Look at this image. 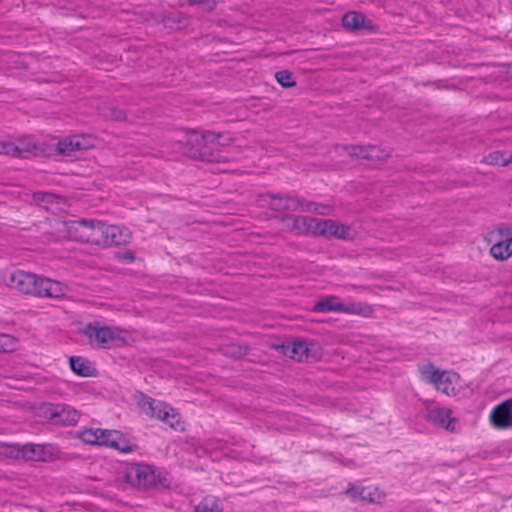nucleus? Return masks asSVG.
Returning <instances> with one entry per match:
<instances>
[{"instance_id": "1", "label": "nucleus", "mask_w": 512, "mask_h": 512, "mask_svg": "<svg viewBox=\"0 0 512 512\" xmlns=\"http://www.w3.org/2000/svg\"><path fill=\"white\" fill-rule=\"evenodd\" d=\"M9 285L22 293L39 297L58 298L65 293V286L61 282L41 278L22 270L15 271L10 275Z\"/></svg>"}, {"instance_id": "2", "label": "nucleus", "mask_w": 512, "mask_h": 512, "mask_svg": "<svg viewBox=\"0 0 512 512\" xmlns=\"http://www.w3.org/2000/svg\"><path fill=\"white\" fill-rule=\"evenodd\" d=\"M88 344L102 349L129 344L134 341L132 332L118 327L102 325L100 322L88 323L81 329Z\"/></svg>"}, {"instance_id": "3", "label": "nucleus", "mask_w": 512, "mask_h": 512, "mask_svg": "<svg viewBox=\"0 0 512 512\" xmlns=\"http://www.w3.org/2000/svg\"><path fill=\"white\" fill-rule=\"evenodd\" d=\"M418 370L422 381L447 396L459 395L464 387L460 376L452 370H441L430 362L419 365Z\"/></svg>"}, {"instance_id": "4", "label": "nucleus", "mask_w": 512, "mask_h": 512, "mask_svg": "<svg viewBox=\"0 0 512 512\" xmlns=\"http://www.w3.org/2000/svg\"><path fill=\"white\" fill-rule=\"evenodd\" d=\"M292 229L299 234L307 233L326 237L345 238L349 235V229L345 225L338 224L331 219H318L306 216L294 218Z\"/></svg>"}, {"instance_id": "5", "label": "nucleus", "mask_w": 512, "mask_h": 512, "mask_svg": "<svg viewBox=\"0 0 512 512\" xmlns=\"http://www.w3.org/2000/svg\"><path fill=\"white\" fill-rule=\"evenodd\" d=\"M77 436L87 444L106 446L123 453L131 452L134 447L132 442L117 430L87 428L79 431Z\"/></svg>"}, {"instance_id": "6", "label": "nucleus", "mask_w": 512, "mask_h": 512, "mask_svg": "<svg viewBox=\"0 0 512 512\" xmlns=\"http://www.w3.org/2000/svg\"><path fill=\"white\" fill-rule=\"evenodd\" d=\"M138 406L146 415L166 422L173 429H183L179 414L166 403L141 395L138 399Z\"/></svg>"}, {"instance_id": "7", "label": "nucleus", "mask_w": 512, "mask_h": 512, "mask_svg": "<svg viewBox=\"0 0 512 512\" xmlns=\"http://www.w3.org/2000/svg\"><path fill=\"white\" fill-rule=\"evenodd\" d=\"M345 494L353 501H363L371 504H382L386 499L385 492L373 485L354 484L347 488Z\"/></svg>"}, {"instance_id": "8", "label": "nucleus", "mask_w": 512, "mask_h": 512, "mask_svg": "<svg viewBox=\"0 0 512 512\" xmlns=\"http://www.w3.org/2000/svg\"><path fill=\"white\" fill-rule=\"evenodd\" d=\"M44 414L54 424L62 425H74L80 418L77 410L64 404L47 405L44 407Z\"/></svg>"}, {"instance_id": "9", "label": "nucleus", "mask_w": 512, "mask_h": 512, "mask_svg": "<svg viewBox=\"0 0 512 512\" xmlns=\"http://www.w3.org/2000/svg\"><path fill=\"white\" fill-rule=\"evenodd\" d=\"M489 423L497 430L512 429V398L492 408L489 413Z\"/></svg>"}, {"instance_id": "10", "label": "nucleus", "mask_w": 512, "mask_h": 512, "mask_svg": "<svg viewBox=\"0 0 512 512\" xmlns=\"http://www.w3.org/2000/svg\"><path fill=\"white\" fill-rule=\"evenodd\" d=\"M96 139L91 135H74L65 137L58 142V150L61 154L72 155L81 150L95 147Z\"/></svg>"}, {"instance_id": "11", "label": "nucleus", "mask_w": 512, "mask_h": 512, "mask_svg": "<svg viewBox=\"0 0 512 512\" xmlns=\"http://www.w3.org/2000/svg\"><path fill=\"white\" fill-rule=\"evenodd\" d=\"M128 480L138 487H150L157 483L155 469L146 464L132 466L127 473Z\"/></svg>"}, {"instance_id": "12", "label": "nucleus", "mask_w": 512, "mask_h": 512, "mask_svg": "<svg viewBox=\"0 0 512 512\" xmlns=\"http://www.w3.org/2000/svg\"><path fill=\"white\" fill-rule=\"evenodd\" d=\"M427 418L433 424L450 432H455L459 429V422L453 416L451 409L446 407H431L428 410Z\"/></svg>"}, {"instance_id": "13", "label": "nucleus", "mask_w": 512, "mask_h": 512, "mask_svg": "<svg viewBox=\"0 0 512 512\" xmlns=\"http://www.w3.org/2000/svg\"><path fill=\"white\" fill-rule=\"evenodd\" d=\"M68 237L76 240L91 243L96 240L94 237L95 221L80 220L72 221L65 224Z\"/></svg>"}, {"instance_id": "14", "label": "nucleus", "mask_w": 512, "mask_h": 512, "mask_svg": "<svg viewBox=\"0 0 512 512\" xmlns=\"http://www.w3.org/2000/svg\"><path fill=\"white\" fill-rule=\"evenodd\" d=\"M313 311L318 313L327 312H345L350 314L360 313V309L355 304H345L336 296H327L317 301Z\"/></svg>"}, {"instance_id": "15", "label": "nucleus", "mask_w": 512, "mask_h": 512, "mask_svg": "<svg viewBox=\"0 0 512 512\" xmlns=\"http://www.w3.org/2000/svg\"><path fill=\"white\" fill-rule=\"evenodd\" d=\"M279 201H284V207L288 210H302L314 212L320 215H328L330 214L332 208L328 205H322L318 203L308 202L306 200L294 198V197H285L279 198Z\"/></svg>"}, {"instance_id": "16", "label": "nucleus", "mask_w": 512, "mask_h": 512, "mask_svg": "<svg viewBox=\"0 0 512 512\" xmlns=\"http://www.w3.org/2000/svg\"><path fill=\"white\" fill-rule=\"evenodd\" d=\"M343 150L351 157L370 161H382L388 157V153L377 146H346Z\"/></svg>"}, {"instance_id": "17", "label": "nucleus", "mask_w": 512, "mask_h": 512, "mask_svg": "<svg viewBox=\"0 0 512 512\" xmlns=\"http://www.w3.org/2000/svg\"><path fill=\"white\" fill-rule=\"evenodd\" d=\"M23 456L33 461H49L56 455L52 445L29 444L23 447Z\"/></svg>"}, {"instance_id": "18", "label": "nucleus", "mask_w": 512, "mask_h": 512, "mask_svg": "<svg viewBox=\"0 0 512 512\" xmlns=\"http://www.w3.org/2000/svg\"><path fill=\"white\" fill-rule=\"evenodd\" d=\"M185 137L187 144L191 146H200L202 143H218L224 145L226 141L230 139L228 135L216 134L210 131L203 133L190 131L186 133Z\"/></svg>"}, {"instance_id": "19", "label": "nucleus", "mask_w": 512, "mask_h": 512, "mask_svg": "<svg viewBox=\"0 0 512 512\" xmlns=\"http://www.w3.org/2000/svg\"><path fill=\"white\" fill-rule=\"evenodd\" d=\"M104 234L103 245L105 246L126 244L131 238L130 231L126 227L118 225L106 224Z\"/></svg>"}, {"instance_id": "20", "label": "nucleus", "mask_w": 512, "mask_h": 512, "mask_svg": "<svg viewBox=\"0 0 512 512\" xmlns=\"http://www.w3.org/2000/svg\"><path fill=\"white\" fill-rule=\"evenodd\" d=\"M283 349L286 356L298 361H302L308 356V346L302 341L288 343Z\"/></svg>"}, {"instance_id": "21", "label": "nucleus", "mask_w": 512, "mask_h": 512, "mask_svg": "<svg viewBox=\"0 0 512 512\" xmlns=\"http://www.w3.org/2000/svg\"><path fill=\"white\" fill-rule=\"evenodd\" d=\"M70 367L75 374L82 377L92 376L95 370L88 360L78 356L70 358Z\"/></svg>"}, {"instance_id": "22", "label": "nucleus", "mask_w": 512, "mask_h": 512, "mask_svg": "<svg viewBox=\"0 0 512 512\" xmlns=\"http://www.w3.org/2000/svg\"><path fill=\"white\" fill-rule=\"evenodd\" d=\"M490 253L497 260H505L512 256V237L492 245Z\"/></svg>"}, {"instance_id": "23", "label": "nucleus", "mask_w": 512, "mask_h": 512, "mask_svg": "<svg viewBox=\"0 0 512 512\" xmlns=\"http://www.w3.org/2000/svg\"><path fill=\"white\" fill-rule=\"evenodd\" d=\"M343 26L347 29L367 28L365 16L359 12H348L343 16Z\"/></svg>"}, {"instance_id": "24", "label": "nucleus", "mask_w": 512, "mask_h": 512, "mask_svg": "<svg viewBox=\"0 0 512 512\" xmlns=\"http://www.w3.org/2000/svg\"><path fill=\"white\" fill-rule=\"evenodd\" d=\"M194 512H222V509L217 499L207 497L196 506Z\"/></svg>"}, {"instance_id": "25", "label": "nucleus", "mask_w": 512, "mask_h": 512, "mask_svg": "<svg viewBox=\"0 0 512 512\" xmlns=\"http://www.w3.org/2000/svg\"><path fill=\"white\" fill-rule=\"evenodd\" d=\"M17 348V340L8 334H0V352H12Z\"/></svg>"}, {"instance_id": "26", "label": "nucleus", "mask_w": 512, "mask_h": 512, "mask_svg": "<svg viewBox=\"0 0 512 512\" xmlns=\"http://www.w3.org/2000/svg\"><path fill=\"white\" fill-rule=\"evenodd\" d=\"M275 78L277 82L285 88L293 87L295 85L292 74L287 70L277 72L275 74Z\"/></svg>"}, {"instance_id": "27", "label": "nucleus", "mask_w": 512, "mask_h": 512, "mask_svg": "<svg viewBox=\"0 0 512 512\" xmlns=\"http://www.w3.org/2000/svg\"><path fill=\"white\" fill-rule=\"evenodd\" d=\"M486 162L491 165L505 166L510 162V158L501 152H493L486 157Z\"/></svg>"}, {"instance_id": "28", "label": "nucleus", "mask_w": 512, "mask_h": 512, "mask_svg": "<svg viewBox=\"0 0 512 512\" xmlns=\"http://www.w3.org/2000/svg\"><path fill=\"white\" fill-rule=\"evenodd\" d=\"M105 223H102L100 221H95V229H94V237L96 240H92V244L96 245H103L104 244V230H105Z\"/></svg>"}, {"instance_id": "29", "label": "nucleus", "mask_w": 512, "mask_h": 512, "mask_svg": "<svg viewBox=\"0 0 512 512\" xmlns=\"http://www.w3.org/2000/svg\"><path fill=\"white\" fill-rule=\"evenodd\" d=\"M220 446H221V444L219 442H211L207 445V447L197 449L196 453L198 455H200V453H202V454L208 453L213 460H217V459H219V455L216 450Z\"/></svg>"}, {"instance_id": "30", "label": "nucleus", "mask_w": 512, "mask_h": 512, "mask_svg": "<svg viewBox=\"0 0 512 512\" xmlns=\"http://www.w3.org/2000/svg\"><path fill=\"white\" fill-rule=\"evenodd\" d=\"M34 200L42 207L48 209V204L54 200V195L45 192H37L34 194Z\"/></svg>"}, {"instance_id": "31", "label": "nucleus", "mask_w": 512, "mask_h": 512, "mask_svg": "<svg viewBox=\"0 0 512 512\" xmlns=\"http://www.w3.org/2000/svg\"><path fill=\"white\" fill-rule=\"evenodd\" d=\"M0 154L16 156L20 154V150L12 143L0 142Z\"/></svg>"}, {"instance_id": "32", "label": "nucleus", "mask_w": 512, "mask_h": 512, "mask_svg": "<svg viewBox=\"0 0 512 512\" xmlns=\"http://www.w3.org/2000/svg\"><path fill=\"white\" fill-rule=\"evenodd\" d=\"M190 4H203L207 8H212L216 0H188Z\"/></svg>"}]
</instances>
